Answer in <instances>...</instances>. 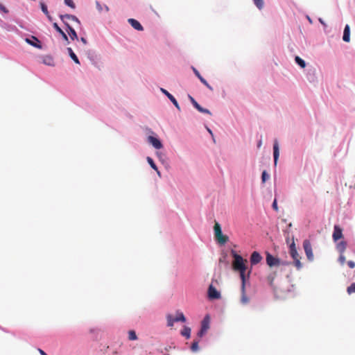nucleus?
Listing matches in <instances>:
<instances>
[{
	"mask_svg": "<svg viewBox=\"0 0 355 355\" xmlns=\"http://www.w3.org/2000/svg\"><path fill=\"white\" fill-rule=\"evenodd\" d=\"M232 254L234 258V261L232 262L233 269L239 272L241 282H245V273L247 268L246 263H248V261L244 259L241 255L238 254L234 251H232Z\"/></svg>",
	"mask_w": 355,
	"mask_h": 355,
	"instance_id": "f257e3e1",
	"label": "nucleus"
},
{
	"mask_svg": "<svg viewBox=\"0 0 355 355\" xmlns=\"http://www.w3.org/2000/svg\"><path fill=\"white\" fill-rule=\"evenodd\" d=\"M214 230L215 238L220 244L223 245L228 241V236L223 234L220 225L218 222H215Z\"/></svg>",
	"mask_w": 355,
	"mask_h": 355,
	"instance_id": "f03ea898",
	"label": "nucleus"
},
{
	"mask_svg": "<svg viewBox=\"0 0 355 355\" xmlns=\"http://www.w3.org/2000/svg\"><path fill=\"white\" fill-rule=\"evenodd\" d=\"M290 254L294 260V265L297 269L300 270L302 267V263L300 262V257L297 251L295 244L294 241L290 245Z\"/></svg>",
	"mask_w": 355,
	"mask_h": 355,
	"instance_id": "7ed1b4c3",
	"label": "nucleus"
},
{
	"mask_svg": "<svg viewBox=\"0 0 355 355\" xmlns=\"http://www.w3.org/2000/svg\"><path fill=\"white\" fill-rule=\"evenodd\" d=\"M167 326L169 327H173L175 322H186V318L182 312L177 311L175 318H173L172 315L168 314L166 315Z\"/></svg>",
	"mask_w": 355,
	"mask_h": 355,
	"instance_id": "20e7f679",
	"label": "nucleus"
},
{
	"mask_svg": "<svg viewBox=\"0 0 355 355\" xmlns=\"http://www.w3.org/2000/svg\"><path fill=\"white\" fill-rule=\"evenodd\" d=\"M266 263L270 267L279 266L280 265H288L289 263L286 261H281L279 259L276 258L271 255L270 253L266 254Z\"/></svg>",
	"mask_w": 355,
	"mask_h": 355,
	"instance_id": "39448f33",
	"label": "nucleus"
},
{
	"mask_svg": "<svg viewBox=\"0 0 355 355\" xmlns=\"http://www.w3.org/2000/svg\"><path fill=\"white\" fill-rule=\"evenodd\" d=\"M303 248L307 259L309 261L313 260V254L311 242L309 240H304L303 242Z\"/></svg>",
	"mask_w": 355,
	"mask_h": 355,
	"instance_id": "423d86ee",
	"label": "nucleus"
},
{
	"mask_svg": "<svg viewBox=\"0 0 355 355\" xmlns=\"http://www.w3.org/2000/svg\"><path fill=\"white\" fill-rule=\"evenodd\" d=\"M208 296L210 299L215 300L219 299L220 294L213 285H210L208 288Z\"/></svg>",
	"mask_w": 355,
	"mask_h": 355,
	"instance_id": "0eeeda50",
	"label": "nucleus"
},
{
	"mask_svg": "<svg viewBox=\"0 0 355 355\" xmlns=\"http://www.w3.org/2000/svg\"><path fill=\"white\" fill-rule=\"evenodd\" d=\"M332 237L334 241H337L343 237V230L338 225L334 226Z\"/></svg>",
	"mask_w": 355,
	"mask_h": 355,
	"instance_id": "6e6552de",
	"label": "nucleus"
},
{
	"mask_svg": "<svg viewBox=\"0 0 355 355\" xmlns=\"http://www.w3.org/2000/svg\"><path fill=\"white\" fill-rule=\"evenodd\" d=\"M250 302V298L245 294V282H241V302L243 304H247Z\"/></svg>",
	"mask_w": 355,
	"mask_h": 355,
	"instance_id": "1a4fd4ad",
	"label": "nucleus"
},
{
	"mask_svg": "<svg viewBox=\"0 0 355 355\" xmlns=\"http://www.w3.org/2000/svg\"><path fill=\"white\" fill-rule=\"evenodd\" d=\"M148 141L156 149H160L162 148V144L161 141L156 137L153 136H149L148 137Z\"/></svg>",
	"mask_w": 355,
	"mask_h": 355,
	"instance_id": "9d476101",
	"label": "nucleus"
},
{
	"mask_svg": "<svg viewBox=\"0 0 355 355\" xmlns=\"http://www.w3.org/2000/svg\"><path fill=\"white\" fill-rule=\"evenodd\" d=\"M193 71L195 75L199 78L200 82L204 84L211 91L213 90V87L207 82V80L200 74L199 71L194 67H193Z\"/></svg>",
	"mask_w": 355,
	"mask_h": 355,
	"instance_id": "9b49d317",
	"label": "nucleus"
},
{
	"mask_svg": "<svg viewBox=\"0 0 355 355\" xmlns=\"http://www.w3.org/2000/svg\"><path fill=\"white\" fill-rule=\"evenodd\" d=\"M161 91L169 98V100L173 103V104L175 106V107L180 110V107L179 106L178 101L174 98V96L172 94H171L167 90H166L163 88L161 89Z\"/></svg>",
	"mask_w": 355,
	"mask_h": 355,
	"instance_id": "f8f14e48",
	"label": "nucleus"
},
{
	"mask_svg": "<svg viewBox=\"0 0 355 355\" xmlns=\"http://www.w3.org/2000/svg\"><path fill=\"white\" fill-rule=\"evenodd\" d=\"M261 259L262 257L259 252L254 251L252 253L250 257V262L252 265L257 264L261 261Z\"/></svg>",
	"mask_w": 355,
	"mask_h": 355,
	"instance_id": "ddd939ff",
	"label": "nucleus"
},
{
	"mask_svg": "<svg viewBox=\"0 0 355 355\" xmlns=\"http://www.w3.org/2000/svg\"><path fill=\"white\" fill-rule=\"evenodd\" d=\"M279 156V144L277 141H275L273 145V157L275 165H277V160Z\"/></svg>",
	"mask_w": 355,
	"mask_h": 355,
	"instance_id": "4468645a",
	"label": "nucleus"
},
{
	"mask_svg": "<svg viewBox=\"0 0 355 355\" xmlns=\"http://www.w3.org/2000/svg\"><path fill=\"white\" fill-rule=\"evenodd\" d=\"M60 19L64 22V24L66 25V24H68L65 19H71L72 21H74L77 22L78 24H80L79 19L74 15H60Z\"/></svg>",
	"mask_w": 355,
	"mask_h": 355,
	"instance_id": "2eb2a0df",
	"label": "nucleus"
},
{
	"mask_svg": "<svg viewBox=\"0 0 355 355\" xmlns=\"http://www.w3.org/2000/svg\"><path fill=\"white\" fill-rule=\"evenodd\" d=\"M128 22L135 29H136L137 31H143L144 30L143 26L141 25V24L137 20H136L135 19H129Z\"/></svg>",
	"mask_w": 355,
	"mask_h": 355,
	"instance_id": "dca6fc26",
	"label": "nucleus"
},
{
	"mask_svg": "<svg viewBox=\"0 0 355 355\" xmlns=\"http://www.w3.org/2000/svg\"><path fill=\"white\" fill-rule=\"evenodd\" d=\"M26 42L33 46L41 48V46L40 45V41L37 39V37L34 36H32V39L26 38Z\"/></svg>",
	"mask_w": 355,
	"mask_h": 355,
	"instance_id": "f3484780",
	"label": "nucleus"
},
{
	"mask_svg": "<svg viewBox=\"0 0 355 355\" xmlns=\"http://www.w3.org/2000/svg\"><path fill=\"white\" fill-rule=\"evenodd\" d=\"M66 26L67 27V31L68 32L71 39L72 40L78 39V36L75 30L71 27L69 24H66Z\"/></svg>",
	"mask_w": 355,
	"mask_h": 355,
	"instance_id": "a211bd4d",
	"label": "nucleus"
},
{
	"mask_svg": "<svg viewBox=\"0 0 355 355\" xmlns=\"http://www.w3.org/2000/svg\"><path fill=\"white\" fill-rule=\"evenodd\" d=\"M54 28L60 34L64 41L69 42V38L66 33L58 26L57 23L53 24Z\"/></svg>",
	"mask_w": 355,
	"mask_h": 355,
	"instance_id": "6ab92c4d",
	"label": "nucleus"
},
{
	"mask_svg": "<svg viewBox=\"0 0 355 355\" xmlns=\"http://www.w3.org/2000/svg\"><path fill=\"white\" fill-rule=\"evenodd\" d=\"M343 39L346 42H348L350 40V30L349 25H346L345 27Z\"/></svg>",
	"mask_w": 355,
	"mask_h": 355,
	"instance_id": "aec40b11",
	"label": "nucleus"
},
{
	"mask_svg": "<svg viewBox=\"0 0 355 355\" xmlns=\"http://www.w3.org/2000/svg\"><path fill=\"white\" fill-rule=\"evenodd\" d=\"M347 248V242L342 241L337 245V249L340 254H343Z\"/></svg>",
	"mask_w": 355,
	"mask_h": 355,
	"instance_id": "412c9836",
	"label": "nucleus"
},
{
	"mask_svg": "<svg viewBox=\"0 0 355 355\" xmlns=\"http://www.w3.org/2000/svg\"><path fill=\"white\" fill-rule=\"evenodd\" d=\"M201 328L203 329V330L207 331L209 328V315H206L203 320L202 321L201 324Z\"/></svg>",
	"mask_w": 355,
	"mask_h": 355,
	"instance_id": "4be33fe9",
	"label": "nucleus"
},
{
	"mask_svg": "<svg viewBox=\"0 0 355 355\" xmlns=\"http://www.w3.org/2000/svg\"><path fill=\"white\" fill-rule=\"evenodd\" d=\"M42 62L48 66H54V60L53 58L49 55L44 56Z\"/></svg>",
	"mask_w": 355,
	"mask_h": 355,
	"instance_id": "5701e85b",
	"label": "nucleus"
},
{
	"mask_svg": "<svg viewBox=\"0 0 355 355\" xmlns=\"http://www.w3.org/2000/svg\"><path fill=\"white\" fill-rule=\"evenodd\" d=\"M181 335L182 336L186 337V338L189 339L191 336V328L187 326H184L181 331Z\"/></svg>",
	"mask_w": 355,
	"mask_h": 355,
	"instance_id": "b1692460",
	"label": "nucleus"
},
{
	"mask_svg": "<svg viewBox=\"0 0 355 355\" xmlns=\"http://www.w3.org/2000/svg\"><path fill=\"white\" fill-rule=\"evenodd\" d=\"M67 51L69 52V56L71 57V58L76 63V64H80V62H79V60L78 58V57L76 56V55L73 53V50L71 49V48H68L67 49Z\"/></svg>",
	"mask_w": 355,
	"mask_h": 355,
	"instance_id": "393cba45",
	"label": "nucleus"
},
{
	"mask_svg": "<svg viewBox=\"0 0 355 355\" xmlns=\"http://www.w3.org/2000/svg\"><path fill=\"white\" fill-rule=\"evenodd\" d=\"M147 162H148V164H150V166L155 170L157 171V174L159 175H160V173L159 171H158V168L156 166V164H155L153 159L150 157H147Z\"/></svg>",
	"mask_w": 355,
	"mask_h": 355,
	"instance_id": "a878e982",
	"label": "nucleus"
},
{
	"mask_svg": "<svg viewBox=\"0 0 355 355\" xmlns=\"http://www.w3.org/2000/svg\"><path fill=\"white\" fill-rule=\"evenodd\" d=\"M295 60L297 64H298L302 68H304L306 67V63L304 60H303L299 56H296L295 58Z\"/></svg>",
	"mask_w": 355,
	"mask_h": 355,
	"instance_id": "bb28decb",
	"label": "nucleus"
},
{
	"mask_svg": "<svg viewBox=\"0 0 355 355\" xmlns=\"http://www.w3.org/2000/svg\"><path fill=\"white\" fill-rule=\"evenodd\" d=\"M128 339L130 340H135L137 339V336L136 335V333L134 330H130L128 331Z\"/></svg>",
	"mask_w": 355,
	"mask_h": 355,
	"instance_id": "cd10ccee",
	"label": "nucleus"
},
{
	"mask_svg": "<svg viewBox=\"0 0 355 355\" xmlns=\"http://www.w3.org/2000/svg\"><path fill=\"white\" fill-rule=\"evenodd\" d=\"M255 6L259 9L261 10L263 8V0H253Z\"/></svg>",
	"mask_w": 355,
	"mask_h": 355,
	"instance_id": "c85d7f7f",
	"label": "nucleus"
},
{
	"mask_svg": "<svg viewBox=\"0 0 355 355\" xmlns=\"http://www.w3.org/2000/svg\"><path fill=\"white\" fill-rule=\"evenodd\" d=\"M189 98L193 105L198 110L201 106L196 101V100L191 96H189Z\"/></svg>",
	"mask_w": 355,
	"mask_h": 355,
	"instance_id": "c756f323",
	"label": "nucleus"
},
{
	"mask_svg": "<svg viewBox=\"0 0 355 355\" xmlns=\"http://www.w3.org/2000/svg\"><path fill=\"white\" fill-rule=\"evenodd\" d=\"M347 293L351 295L355 293V283L352 284L347 289Z\"/></svg>",
	"mask_w": 355,
	"mask_h": 355,
	"instance_id": "7c9ffc66",
	"label": "nucleus"
},
{
	"mask_svg": "<svg viewBox=\"0 0 355 355\" xmlns=\"http://www.w3.org/2000/svg\"><path fill=\"white\" fill-rule=\"evenodd\" d=\"M191 349L193 352H197L198 350V341L194 340L191 345Z\"/></svg>",
	"mask_w": 355,
	"mask_h": 355,
	"instance_id": "2f4dec72",
	"label": "nucleus"
},
{
	"mask_svg": "<svg viewBox=\"0 0 355 355\" xmlns=\"http://www.w3.org/2000/svg\"><path fill=\"white\" fill-rule=\"evenodd\" d=\"M40 7H41V9H42V12L46 15H48L49 11H48L47 6H46V4L44 3H43V2H41L40 3Z\"/></svg>",
	"mask_w": 355,
	"mask_h": 355,
	"instance_id": "473e14b6",
	"label": "nucleus"
},
{
	"mask_svg": "<svg viewBox=\"0 0 355 355\" xmlns=\"http://www.w3.org/2000/svg\"><path fill=\"white\" fill-rule=\"evenodd\" d=\"M64 3L73 9L76 8L75 3H73V0H64Z\"/></svg>",
	"mask_w": 355,
	"mask_h": 355,
	"instance_id": "72a5a7b5",
	"label": "nucleus"
},
{
	"mask_svg": "<svg viewBox=\"0 0 355 355\" xmlns=\"http://www.w3.org/2000/svg\"><path fill=\"white\" fill-rule=\"evenodd\" d=\"M268 178H269V175H268V173H266V171H263L262 173V175H261L262 182L264 183L266 181V180H268Z\"/></svg>",
	"mask_w": 355,
	"mask_h": 355,
	"instance_id": "f704fd0d",
	"label": "nucleus"
},
{
	"mask_svg": "<svg viewBox=\"0 0 355 355\" xmlns=\"http://www.w3.org/2000/svg\"><path fill=\"white\" fill-rule=\"evenodd\" d=\"M198 111L200 112H202V113H205V114H211L210 111L207 109H205V108H203L202 107H200L198 110Z\"/></svg>",
	"mask_w": 355,
	"mask_h": 355,
	"instance_id": "c9c22d12",
	"label": "nucleus"
},
{
	"mask_svg": "<svg viewBox=\"0 0 355 355\" xmlns=\"http://www.w3.org/2000/svg\"><path fill=\"white\" fill-rule=\"evenodd\" d=\"M347 265L350 268H354L355 267V263L353 261H349L347 262Z\"/></svg>",
	"mask_w": 355,
	"mask_h": 355,
	"instance_id": "e433bc0d",
	"label": "nucleus"
},
{
	"mask_svg": "<svg viewBox=\"0 0 355 355\" xmlns=\"http://www.w3.org/2000/svg\"><path fill=\"white\" fill-rule=\"evenodd\" d=\"M272 208L275 210V211H277L278 210V207H277V200H275L272 202Z\"/></svg>",
	"mask_w": 355,
	"mask_h": 355,
	"instance_id": "4c0bfd02",
	"label": "nucleus"
},
{
	"mask_svg": "<svg viewBox=\"0 0 355 355\" xmlns=\"http://www.w3.org/2000/svg\"><path fill=\"white\" fill-rule=\"evenodd\" d=\"M206 330H203V329H200V331L198 332V335L199 337H202L206 332Z\"/></svg>",
	"mask_w": 355,
	"mask_h": 355,
	"instance_id": "58836bf2",
	"label": "nucleus"
},
{
	"mask_svg": "<svg viewBox=\"0 0 355 355\" xmlns=\"http://www.w3.org/2000/svg\"><path fill=\"white\" fill-rule=\"evenodd\" d=\"M339 260H340V263H341L342 264H344V263L345 262V256H343V255H342V254H341V255L340 256V257H339Z\"/></svg>",
	"mask_w": 355,
	"mask_h": 355,
	"instance_id": "ea45409f",
	"label": "nucleus"
},
{
	"mask_svg": "<svg viewBox=\"0 0 355 355\" xmlns=\"http://www.w3.org/2000/svg\"><path fill=\"white\" fill-rule=\"evenodd\" d=\"M96 6H97V8L98 9V10L101 11L102 10V8H101V4L99 3V2L96 1Z\"/></svg>",
	"mask_w": 355,
	"mask_h": 355,
	"instance_id": "a19ab883",
	"label": "nucleus"
},
{
	"mask_svg": "<svg viewBox=\"0 0 355 355\" xmlns=\"http://www.w3.org/2000/svg\"><path fill=\"white\" fill-rule=\"evenodd\" d=\"M38 351L41 355H47L46 352H44L42 349H38Z\"/></svg>",
	"mask_w": 355,
	"mask_h": 355,
	"instance_id": "79ce46f5",
	"label": "nucleus"
},
{
	"mask_svg": "<svg viewBox=\"0 0 355 355\" xmlns=\"http://www.w3.org/2000/svg\"><path fill=\"white\" fill-rule=\"evenodd\" d=\"M81 41L83 42V44H87V40L84 37H81Z\"/></svg>",
	"mask_w": 355,
	"mask_h": 355,
	"instance_id": "37998d69",
	"label": "nucleus"
},
{
	"mask_svg": "<svg viewBox=\"0 0 355 355\" xmlns=\"http://www.w3.org/2000/svg\"><path fill=\"white\" fill-rule=\"evenodd\" d=\"M268 279L270 280V284H272V283L273 282V279H274V277H268Z\"/></svg>",
	"mask_w": 355,
	"mask_h": 355,
	"instance_id": "c03bdc74",
	"label": "nucleus"
},
{
	"mask_svg": "<svg viewBox=\"0 0 355 355\" xmlns=\"http://www.w3.org/2000/svg\"><path fill=\"white\" fill-rule=\"evenodd\" d=\"M46 16L48 17V19H49L50 21H52V17H51V16L49 15V12L48 13V15H46Z\"/></svg>",
	"mask_w": 355,
	"mask_h": 355,
	"instance_id": "a18cd8bd",
	"label": "nucleus"
},
{
	"mask_svg": "<svg viewBox=\"0 0 355 355\" xmlns=\"http://www.w3.org/2000/svg\"><path fill=\"white\" fill-rule=\"evenodd\" d=\"M261 144H262L261 141H259V143H258V145H257L258 148H260Z\"/></svg>",
	"mask_w": 355,
	"mask_h": 355,
	"instance_id": "49530a36",
	"label": "nucleus"
},
{
	"mask_svg": "<svg viewBox=\"0 0 355 355\" xmlns=\"http://www.w3.org/2000/svg\"><path fill=\"white\" fill-rule=\"evenodd\" d=\"M207 130L209 131V132L211 135H212V132H211V130L210 129L207 128Z\"/></svg>",
	"mask_w": 355,
	"mask_h": 355,
	"instance_id": "de8ad7c7",
	"label": "nucleus"
}]
</instances>
